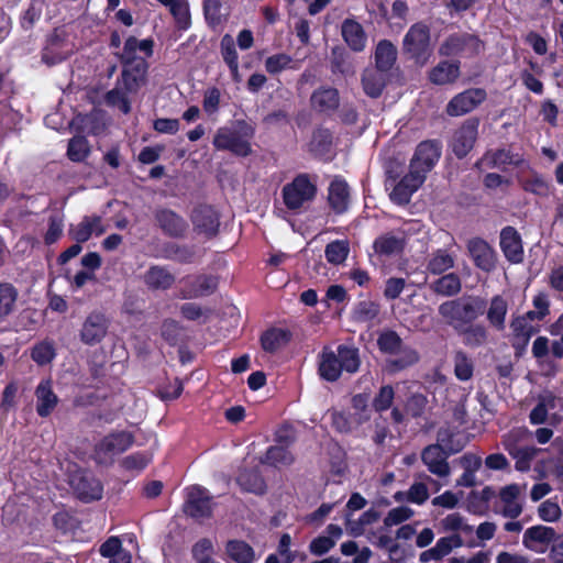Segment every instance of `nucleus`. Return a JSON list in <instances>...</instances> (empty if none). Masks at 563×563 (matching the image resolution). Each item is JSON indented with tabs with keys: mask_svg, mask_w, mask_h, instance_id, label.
Here are the masks:
<instances>
[{
	"mask_svg": "<svg viewBox=\"0 0 563 563\" xmlns=\"http://www.w3.org/2000/svg\"><path fill=\"white\" fill-rule=\"evenodd\" d=\"M358 368L360 357L355 347L340 345L335 351L324 347L319 354V374L324 380L335 382L343 371L353 374Z\"/></svg>",
	"mask_w": 563,
	"mask_h": 563,
	"instance_id": "1",
	"label": "nucleus"
},
{
	"mask_svg": "<svg viewBox=\"0 0 563 563\" xmlns=\"http://www.w3.org/2000/svg\"><path fill=\"white\" fill-rule=\"evenodd\" d=\"M253 130L242 123L239 128H220L214 134L213 146L220 151H230L239 156H246L251 153L250 140Z\"/></svg>",
	"mask_w": 563,
	"mask_h": 563,
	"instance_id": "2",
	"label": "nucleus"
},
{
	"mask_svg": "<svg viewBox=\"0 0 563 563\" xmlns=\"http://www.w3.org/2000/svg\"><path fill=\"white\" fill-rule=\"evenodd\" d=\"M479 303L476 299L461 298L443 302L439 307L441 317L456 330L475 320L479 313Z\"/></svg>",
	"mask_w": 563,
	"mask_h": 563,
	"instance_id": "3",
	"label": "nucleus"
},
{
	"mask_svg": "<svg viewBox=\"0 0 563 563\" xmlns=\"http://www.w3.org/2000/svg\"><path fill=\"white\" fill-rule=\"evenodd\" d=\"M404 49L418 65H424L431 56L429 27L413 24L405 35Z\"/></svg>",
	"mask_w": 563,
	"mask_h": 563,
	"instance_id": "4",
	"label": "nucleus"
},
{
	"mask_svg": "<svg viewBox=\"0 0 563 563\" xmlns=\"http://www.w3.org/2000/svg\"><path fill=\"white\" fill-rule=\"evenodd\" d=\"M483 51L484 43L476 35L470 33L452 34L439 47V54L442 56L474 57Z\"/></svg>",
	"mask_w": 563,
	"mask_h": 563,
	"instance_id": "5",
	"label": "nucleus"
},
{
	"mask_svg": "<svg viewBox=\"0 0 563 563\" xmlns=\"http://www.w3.org/2000/svg\"><path fill=\"white\" fill-rule=\"evenodd\" d=\"M75 44L64 29H56L47 38L43 48V62L49 66L58 64L70 56Z\"/></svg>",
	"mask_w": 563,
	"mask_h": 563,
	"instance_id": "6",
	"label": "nucleus"
},
{
	"mask_svg": "<svg viewBox=\"0 0 563 563\" xmlns=\"http://www.w3.org/2000/svg\"><path fill=\"white\" fill-rule=\"evenodd\" d=\"M314 195L316 186L307 175L297 176L283 188L284 202L291 210L301 208L306 202L311 201Z\"/></svg>",
	"mask_w": 563,
	"mask_h": 563,
	"instance_id": "7",
	"label": "nucleus"
},
{
	"mask_svg": "<svg viewBox=\"0 0 563 563\" xmlns=\"http://www.w3.org/2000/svg\"><path fill=\"white\" fill-rule=\"evenodd\" d=\"M441 156V144L437 141L421 142L410 161L409 167L422 174L426 178L427 174L435 166Z\"/></svg>",
	"mask_w": 563,
	"mask_h": 563,
	"instance_id": "8",
	"label": "nucleus"
},
{
	"mask_svg": "<svg viewBox=\"0 0 563 563\" xmlns=\"http://www.w3.org/2000/svg\"><path fill=\"white\" fill-rule=\"evenodd\" d=\"M68 483L75 494L85 501L100 499L102 496L101 483L85 471H74L69 475Z\"/></svg>",
	"mask_w": 563,
	"mask_h": 563,
	"instance_id": "9",
	"label": "nucleus"
},
{
	"mask_svg": "<svg viewBox=\"0 0 563 563\" xmlns=\"http://www.w3.org/2000/svg\"><path fill=\"white\" fill-rule=\"evenodd\" d=\"M486 99V91L481 88H471L454 96L446 104V113L460 117L473 111Z\"/></svg>",
	"mask_w": 563,
	"mask_h": 563,
	"instance_id": "10",
	"label": "nucleus"
},
{
	"mask_svg": "<svg viewBox=\"0 0 563 563\" xmlns=\"http://www.w3.org/2000/svg\"><path fill=\"white\" fill-rule=\"evenodd\" d=\"M133 443L131 433L121 431L104 437L96 446L99 462H106L115 454L126 451Z\"/></svg>",
	"mask_w": 563,
	"mask_h": 563,
	"instance_id": "11",
	"label": "nucleus"
},
{
	"mask_svg": "<svg viewBox=\"0 0 563 563\" xmlns=\"http://www.w3.org/2000/svg\"><path fill=\"white\" fill-rule=\"evenodd\" d=\"M108 328L109 322L103 313L91 312L81 325L80 341L86 345H96L106 338Z\"/></svg>",
	"mask_w": 563,
	"mask_h": 563,
	"instance_id": "12",
	"label": "nucleus"
},
{
	"mask_svg": "<svg viewBox=\"0 0 563 563\" xmlns=\"http://www.w3.org/2000/svg\"><path fill=\"white\" fill-rule=\"evenodd\" d=\"M154 42L151 38L137 40L134 36L126 38L119 58L123 65H135L139 60H146L153 55Z\"/></svg>",
	"mask_w": 563,
	"mask_h": 563,
	"instance_id": "13",
	"label": "nucleus"
},
{
	"mask_svg": "<svg viewBox=\"0 0 563 563\" xmlns=\"http://www.w3.org/2000/svg\"><path fill=\"white\" fill-rule=\"evenodd\" d=\"M211 497L200 486H191L187 489L186 512L196 519H203L211 515Z\"/></svg>",
	"mask_w": 563,
	"mask_h": 563,
	"instance_id": "14",
	"label": "nucleus"
},
{
	"mask_svg": "<svg viewBox=\"0 0 563 563\" xmlns=\"http://www.w3.org/2000/svg\"><path fill=\"white\" fill-rule=\"evenodd\" d=\"M523 487L518 484H509L499 490L500 514L507 518H517L522 512L520 496Z\"/></svg>",
	"mask_w": 563,
	"mask_h": 563,
	"instance_id": "15",
	"label": "nucleus"
},
{
	"mask_svg": "<svg viewBox=\"0 0 563 563\" xmlns=\"http://www.w3.org/2000/svg\"><path fill=\"white\" fill-rule=\"evenodd\" d=\"M424 180L422 174L409 167V173L393 188L389 195L390 199L398 205L409 202L413 192L421 187Z\"/></svg>",
	"mask_w": 563,
	"mask_h": 563,
	"instance_id": "16",
	"label": "nucleus"
},
{
	"mask_svg": "<svg viewBox=\"0 0 563 563\" xmlns=\"http://www.w3.org/2000/svg\"><path fill=\"white\" fill-rule=\"evenodd\" d=\"M421 459L428 471L435 476L443 478L451 474L446 453L440 445L432 444L427 446L422 451Z\"/></svg>",
	"mask_w": 563,
	"mask_h": 563,
	"instance_id": "17",
	"label": "nucleus"
},
{
	"mask_svg": "<svg viewBox=\"0 0 563 563\" xmlns=\"http://www.w3.org/2000/svg\"><path fill=\"white\" fill-rule=\"evenodd\" d=\"M478 123L476 121H466L453 135L452 151L462 158L473 148L477 137Z\"/></svg>",
	"mask_w": 563,
	"mask_h": 563,
	"instance_id": "18",
	"label": "nucleus"
},
{
	"mask_svg": "<svg viewBox=\"0 0 563 563\" xmlns=\"http://www.w3.org/2000/svg\"><path fill=\"white\" fill-rule=\"evenodd\" d=\"M554 539L555 530L553 528L547 526H533L525 531L522 543L527 549L537 553H542Z\"/></svg>",
	"mask_w": 563,
	"mask_h": 563,
	"instance_id": "19",
	"label": "nucleus"
},
{
	"mask_svg": "<svg viewBox=\"0 0 563 563\" xmlns=\"http://www.w3.org/2000/svg\"><path fill=\"white\" fill-rule=\"evenodd\" d=\"M467 250L478 268L489 272L495 267V252L483 239H471L467 243Z\"/></svg>",
	"mask_w": 563,
	"mask_h": 563,
	"instance_id": "20",
	"label": "nucleus"
},
{
	"mask_svg": "<svg viewBox=\"0 0 563 563\" xmlns=\"http://www.w3.org/2000/svg\"><path fill=\"white\" fill-rule=\"evenodd\" d=\"M146 60H139L135 65H123L121 78L118 81L126 92H135L145 81L147 71Z\"/></svg>",
	"mask_w": 563,
	"mask_h": 563,
	"instance_id": "21",
	"label": "nucleus"
},
{
	"mask_svg": "<svg viewBox=\"0 0 563 563\" xmlns=\"http://www.w3.org/2000/svg\"><path fill=\"white\" fill-rule=\"evenodd\" d=\"M341 35L346 45L355 52H362L366 46V33L362 24L353 18L345 19L342 22Z\"/></svg>",
	"mask_w": 563,
	"mask_h": 563,
	"instance_id": "22",
	"label": "nucleus"
},
{
	"mask_svg": "<svg viewBox=\"0 0 563 563\" xmlns=\"http://www.w3.org/2000/svg\"><path fill=\"white\" fill-rule=\"evenodd\" d=\"M461 75L460 62L442 60L430 69L428 78L437 86L454 84Z\"/></svg>",
	"mask_w": 563,
	"mask_h": 563,
	"instance_id": "23",
	"label": "nucleus"
},
{
	"mask_svg": "<svg viewBox=\"0 0 563 563\" xmlns=\"http://www.w3.org/2000/svg\"><path fill=\"white\" fill-rule=\"evenodd\" d=\"M36 412L41 417H47L52 413L58 402V398L53 390L52 379H43L35 389Z\"/></svg>",
	"mask_w": 563,
	"mask_h": 563,
	"instance_id": "24",
	"label": "nucleus"
},
{
	"mask_svg": "<svg viewBox=\"0 0 563 563\" xmlns=\"http://www.w3.org/2000/svg\"><path fill=\"white\" fill-rule=\"evenodd\" d=\"M70 228V234L78 243L86 242L93 234L100 235L106 231V225L98 216L85 217L79 223Z\"/></svg>",
	"mask_w": 563,
	"mask_h": 563,
	"instance_id": "25",
	"label": "nucleus"
},
{
	"mask_svg": "<svg viewBox=\"0 0 563 563\" xmlns=\"http://www.w3.org/2000/svg\"><path fill=\"white\" fill-rule=\"evenodd\" d=\"M462 544L463 541L457 534L440 538L434 547L420 553L419 561L420 563L441 561L452 551L453 548H459Z\"/></svg>",
	"mask_w": 563,
	"mask_h": 563,
	"instance_id": "26",
	"label": "nucleus"
},
{
	"mask_svg": "<svg viewBox=\"0 0 563 563\" xmlns=\"http://www.w3.org/2000/svg\"><path fill=\"white\" fill-rule=\"evenodd\" d=\"M500 247L505 256L512 263H519L522 260V245L518 232L507 227L500 233Z\"/></svg>",
	"mask_w": 563,
	"mask_h": 563,
	"instance_id": "27",
	"label": "nucleus"
},
{
	"mask_svg": "<svg viewBox=\"0 0 563 563\" xmlns=\"http://www.w3.org/2000/svg\"><path fill=\"white\" fill-rule=\"evenodd\" d=\"M512 345L516 349H525L531 336L539 331V327L526 321V318L516 317L511 320Z\"/></svg>",
	"mask_w": 563,
	"mask_h": 563,
	"instance_id": "28",
	"label": "nucleus"
},
{
	"mask_svg": "<svg viewBox=\"0 0 563 563\" xmlns=\"http://www.w3.org/2000/svg\"><path fill=\"white\" fill-rule=\"evenodd\" d=\"M324 536L314 538L309 545V550L314 555H322L329 552L342 537L343 530L338 525H329Z\"/></svg>",
	"mask_w": 563,
	"mask_h": 563,
	"instance_id": "29",
	"label": "nucleus"
},
{
	"mask_svg": "<svg viewBox=\"0 0 563 563\" xmlns=\"http://www.w3.org/2000/svg\"><path fill=\"white\" fill-rule=\"evenodd\" d=\"M311 107L322 113H330L339 107V93L334 88H320L310 98Z\"/></svg>",
	"mask_w": 563,
	"mask_h": 563,
	"instance_id": "30",
	"label": "nucleus"
},
{
	"mask_svg": "<svg viewBox=\"0 0 563 563\" xmlns=\"http://www.w3.org/2000/svg\"><path fill=\"white\" fill-rule=\"evenodd\" d=\"M192 222L196 229L208 235L214 234L219 227V219L216 210L209 206L195 209Z\"/></svg>",
	"mask_w": 563,
	"mask_h": 563,
	"instance_id": "31",
	"label": "nucleus"
},
{
	"mask_svg": "<svg viewBox=\"0 0 563 563\" xmlns=\"http://www.w3.org/2000/svg\"><path fill=\"white\" fill-rule=\"evenodd\" d=\"M405 245L402 233H386L378 236L374 242V250L377 254L390 256L401 252Z\"/></svg>",
	"mask_w": 563,
	"mask_h": 563,
	"instance_id": "32",
	"label": "nucleus"
},
{
	"mask_svg": "<svg viewBox=\"0 0 563 563\" xmlns=\"http://www.w3.org/2000/svg\"><path fill=\"white\" fill-rule=\"evenodd\" d=\"M144 283L151 289H168L175 283V276L165 267L152 266L144 274Z\"/></svg>",
	"mask_w": 563,
	"mask_h": 563,
	"instance_id": "33",
	"label": "nucleus"
},
{
	"mask_svg": "<svg viewBox=\"0 0 563 563\" xmlns=\"http://www.w3.org/2000/svg\"><path fill=\"white\" fill-rule=\"evenodd\" d=\"M329 202L338 213L344 212L349 205L347 184L342 179H334L329 187Z\"/></svg>",
	"mask_w": 563,
	"mask_h": 563,
	"instance_id": "34",
	"label": "nucleus"
},
{
	"mask_svg": "<svg viewBox=\"0 0 563 563\" xmlns=\"http://www.w3.org/2000/svg\"><path fill=\"white\" fill-rule=\"evenodd\" d=\"M156 219L162 230L172 236L181 235L187 228L185 220L170 210L159 211Z\"/></svg>",
	"mask_w": 563,
	"mask_h": 563,
	"instance_id": "35",
	"label": "nucleus"
},
{
	"mask_svg": "<svg viewBox=\"0 0 563 563\" xmlns=\"http://www.w3.org/2000/svg\"><path fill=\"white\" fill-rule=\"evenodd\" d=\"M364 91L372 98L378 97L386 84V75L384 71L371 68L366 69L362 77Z\"/></svg>",
	"mask_w": 563,
	"mask_h": 563,
	"instance_id": "36",
	"label": "nucleus"
},
{
	"mask_svg": "<svg viewBox=\"0 0 563 563\" xmlns=\"http://www.w3.org/2000/svg\"><path fill=\"white\" fill-rule=\"evenodd\" d=\"M397 49L389 41H380L375 51L376 68L380 71L389 70L396 62Z\"/></svg>",
	"mask_w": 563,
	"mask_h": 563,
	"instance_id": "37",
	"label": "nucleus"
},
{
	"mask_svg": "<svg viewBox=\"0 0 563 563\" xmlns=\"http://www.w3.org/2000/svg\"><path fill=\"white\" fill-rule=\"evenodd\" d=\"M228 556L236 563H252L255 560L254 550L242 540H231L227 543Z\"/></svg>",
	"mask_w": 563,
	"mask_h": 563,
	"instance_id": "38",
	"label": "nucleus"
},
{
	"mask_svg": "<svg viewBox=\"0 0 563 563\" xmlns=\"http://www.w3.org/2000/svg\"><path fill=\"white\" fill-rule=\"evenodd\" d=\"M508 311V302L501 296H495L487 311V319L498 330L505 328V319Z\"/></svg>",
	"mask_w": 563,
	"mask_h": 563,
	"instance_id": "39",
	"label": "nucleus"
},
{
	"mask_svg": "<svg viewBox=\"0 0 563 563\" xmlns=\"http://www.w3.org/2000/svg\"><path fill=\"white\" fill-rule=\"evenodd\" d=\"M397 354H399L398 357L388 361L386 364V369L391 374L416 364L419 360L417 351L408 346H401Z\"/></svg>",
	"mask_w": 563,
	"mask_h": 563,
	"instance_id": "40",
	"label": "nucleus"
},
{
	"mask_svg": "<svg viewBox=\"0 0 563 563\" xmlns=\"http://www.w3.org/2000/svg\"><path fill=\"white\" fill-rule=\"evenodd\" d=\"M483 162L493 167H500L506 164L519 165L523 162V158L518 153L515 154L509 150L503 148L495 152H488L484 156Z\"/></svg>",
	"mask_w": 563,
	"mask_h": 563,
	"instance_id": "41",
	"label": "nucleus"
},
{
	"mask_svg": "<svg viewBox=\"0 0 563 563\" xmlns=\"http://www.w3.org/2000/svg\"><path fill=\"white\" fill-rule=\"evenodd\" d=\"M289 333L283 329H271L261 339L262 346L266 352H275L287 344Z\"/></svg>",
	"mask_w": 563,
	"mask_h": 563,
	"instance_id": "42",
	"label": "nucleus"
},
{
	"mask_svg": "<svg viewBox=\"0 0 563 563\" xmlns=\"http://www.w3.org/2000/svg\"><path fill=\"white\" fill-rule=\"evenodd\" d=\"M556 397L552 394H544L540 397L538 405L530 412V422L532 424H542L545 422L548 411L556 407Z\"/></svg>",
	"mask_w": 563,
	"mask_h": 563,
	"instance_id": "43",
	"label": "nucleus"
},
{
	"mask_svg": "<svg viewBox=\"0 0 563 563\" xmlns=\"http://www.w3.org/2000/svg\"><path fill=\"white\" fill-rule=\"evenodd\" d=\"M55 356V344L49 340L38 342L31 350V358L40 366L49 364Z\"/></svg>",
	"mask_w": 563,
	"mask_h": 563,
	"instance_id": "44",
	"label": "nucleus"
},
{
	"mask_svg": "<svg viewBox=\"0 0 563 563\" xmlns=\"http://www.w3.org/2000/svg\"><path fill=\"white\" fill-rule=\"evenodd\" d=\"M453 368L455 377L461 382L472 379L474 363L464 352L459 351L453 356Z\"/></svg>",
	"mask_w": 563,
	"mask_h": 563,
	"instance_id": "45",
	"label": "nucleus"
},
{
	"mask_svg": "<svg viewBox=\"0 0 563 563\" xmlns=\"http://www.w3.org/2000/svg\"><path fill=\"white\" fill-rule=\"evenodd\" d=\"M350 253V245L347 241L336 240L325 246L324 255L327 261L333 265L342 264Z\"/></svg>",
	"mask_w": 563,
	"mask_h": 563,
	"instance_id": "46",
	"label": "nucleus"
},
{
	"mask_svg": "<svg viewBox=\"0 0 563 563\" xmlns=\"http://www.w3.org/2000/svg\"><path fill=\"white\" fill-rule=\"evenodd\" d=\"M431 288L439 295L453 296L461 290V280L457 275L450 273L437 279Z\"/></svg>",
	"mask_w": 563,
	"mask_h": 563,
	"instance_id": "47",
	"label": "nucleus"
},
{
	"mask_svg": "<svg viewBox=\"0 0 563 563\" xmlns=\"http://www.w3.org/2000/svg\"><path fill=\"white\" fill-rule=\"evenodd\" d=\"M388 529L389 528H385V526H383L377 531L372 532L368 539L377 548L385 549L386 551H388L389 555L391 556L398 551L399 545L390 536Z\"/></svg>",
	"mask_w": 563,
	"mask_h": 563,
	"instance_id": "48",
	"label": "nucleus"
},
{
	"mask_svg": "<svg viewBox=\"0 0 563 563\" xmlns=\"http://www.w3.org/2000/svg\"><path fill=\"white\" fill-rule=\"evenodd\" d=\"M495 496L492 487L487 486L482 490H474L470 495L468 510L473 514H483L486 509V504Z\"/></svg>",
	"mask_w": 563,
	"mask_h": 563,
	"instance_id": "49",
	"label": "nucleus"
},
{
	"mask_svg": "<svg viewBox=\"0 0 563 563\" xmlns=\"http://www.w3.org/2000/svg\"><path fill=\"white\" fill-rule=\"evenodd\" d=\"M238 483L244 490L251 493L262 494L265 490V483L257 472H241Z\"/></svg>",
	"mask_w": 563,
	"mask_h": 563,
	"instance_id": "50",
	"label": "nucleus"
},
{
	"mask_svg": "<svg viewBox=\"0 0 563 563\" xmlns=\"http://www.w3.org/2000/svg\"><path fill=\"white\" fill-rule=\"evenodd\" d=\"M440 525L444 531H460L466 534L473 532V527L459 512L449 514L440 521Z\"/></svg>",
	"mask_w": 563,
	"mask_h": 563,
	"instance_id": "51",
	"label": "nucleus"
},
{
	"mask_svg": "<svg viewBox=\"0 0 563 563\" xmlns=\"http://www.w3.org/2000/svg\"><path fill=\"white\" fill-rule=\"evenodd\" d=\"M377 344L382 352L388 354H397L402 346L400 336L391 330L383 331L377 339Z\"/></svg>",
	"mask_w": 563,
	"mask_h": 563,
	"instance_id": "52",
	"label": "nucleus"
},
{
	"mask_svg": "<svg viewBox=\"0 0 563 563\" xmlns=\"http://www.w3.org/2000/svg\"><path fill=\"white\" fill-rule=\"evenodd\" d=\"M413 515L415 511L408 506L391 508L384 518V526L385 528L399 526L413 517Z\"/></svg>",
	"mask_w": 563,
	"mask_h": 563,
	"instance_id": "53",
	"label": "nucleus"
},
{
	"mask_svg": "<svg viewBox=\"0 0 563 563\" xmlns=\"http://www.w3.org/2000/svg\"><path fill=\"white\" fill-rule=\"evenodd\" d=\"M537 450L531 446H519L514 451L509 452V455L516 461V470L520 472L528 471L530 468L531 461L533 460Z\"/></svg>",
	"mask_w": 563,
	"mask_h": 563,
	"instance_id": "54",
	"label": "nucleus"
},
{
	"mask_svg": "<svg viewBox=\"0 0 563 563\" xmlns=\"http://www.w3.org/2000/svg\"><path fill=\"white\" fill-rule=\"evenodd\" d=\"M454 265V258L448 252L439 250L429 261L428 269L433 274H441Z\"/></svg>",
	"mask_w": 563,
	"mask_h": 563,
	"instance_id": "55",
	"label": "nucleus"
},
{
	"mask_svg": "<svg viewBox=\"0 0 563 563\" xmlns=\"http://www.w3.org/2000/svg\"><path fill=\"white\" fill-rule=\"evenodd\" d=\"M16 300V290L9 284H0V319L12 312Z\"/></svg>",
	"mask_w": 563,
	"mask_h": 563,
	"instance_id": "56",
	"label": "nucleus"
},
{
	"mask_svg": "<svg viewBox=\"0 0 563 563\" xmlns=\"http://www.w3.org/2000/svg\"><path fill=\"white\" fill-rule=\"evenodd\" d=\"M90 152L88 141L82 136H75L69 141L67 155L73 162L84 161Z\"/></svg>",
	"mask_w": 563,
	"mask_h": 563,
	"instance_id": "57",
	"label": "nucleus"
},
{
	"mask_svg": "<svg viewBox=\"0 0 563 563\" xmlns=\"http://www.w3.org/2000/svg\"><path fill=\"white\" fill-rule=\"evenodd\" d=\"M294 457L291 453L284 446H272L267 450L263 463L272 464L275 466L289 465Z\"/></svg>",
	"mask_w": 563,
	"mask_h": 563,
	"instance_id": "58",
	"label": "nucleus"
},
{
	"mask_svg": "<svg viewBox=\"0 0 563 563\" xmlns=\"http://www.w3.org/2000/svg\"><path fill=\"white\" fill-rule=\"evenodd\" d=\"M461 331L463 333V342L468 346H479L486 342L487 332L483 325H472Z\"/></svg>",
	"mask_w": 563,
	"mask_h": 563,
	"instance_id": "59",
	"label": "nucleus"
},
{
	"mask_svg": "<svg viewBox=\"0 0 563 563\" xmlns=\"http://www.w3.org/2000/svg\"><path fill=\"white\" fill-rule=\"evenodd\" d=\"M539 517L547 522H555L562 516L559 504L553 499H547L538 508Z\"/></svg>",
	"mask_w": 563,
	"mask_h": 563,
	"instance_id": "60",
	"label": "nucleus"
},
{
	"mask_svg": "<svg viewBox=\"0 0 563 563\" xmlns=\"http://www.w3.org/2000/svg\"><path fill=\"white\" fill-rule=\"evenodd\" d=\"M292 59L287 54H276L265 60V68L269 74H278L284 69L294 68Z\"/></svg>",
	"mask_w": 563,
	"mask_h": 563,
	"instance_id": "61",
	"label": "nucleus"
},
{
	"mask_svg": "<svg viewBox=\"0 0 563 563\" xmlns=\"http://www.w3.org/2000/svg\"><path fill=\"white\" fill-rule=\"evenodd\" d=\"M379 312V306L369 300L361 301L354 311L355 319L362 322H367L377 317Z\"/></svg>",
	"mask_w": 563,
	"mask_h": 563,
	"instance_id": "62",
	"label": "nucleus"
},
{
	"mask_svg": "<svg viewBox=\"0 0 563 563\" xmlns=\"http://www.w3.org/2000/svg\"><path fill=\"white\" fill-rule=\"evenodd\" d=\"M462 497V492L454 493L452 490H445L441 495L434 497L431 503L434 507H441L443 509L452 510L459 505Z\"/></svg>",
	"mask_w": 563,
	"mask_h": 563,
	"instance_id": "63",
	"label": "nucleus"
},
{
	"mask_svg": "<svg viewBox=\"0 0 563 563\" xmlns=\"http://www.w3.org/2000/svg\"><path fill=\"white\" fill-rule=\"evenodd\" d=\"M395 397L390 385L383 386L373 400V407L376 411H385L391 407Z\"/></svg>",
	"mask_w": 563,
	"mask_h": 563,
	"instance_id": "64",
	"label": "nucleus"
}]
</instances>
